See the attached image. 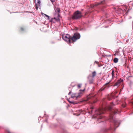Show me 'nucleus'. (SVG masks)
Returning <instances> with one entry per match:
<instances>
[{"label": "nucleus", "mask_w": 133, "mask_h": 133, "mask_svg": "<svg viewBox=\"0 0 133 133\" xmlns=\"http://www.w3.org/2000/svg\"><path fill=\"white\" fill-rule=\"evenodd\" d=\"M80 37V35L79 33H75L73 36L71 38V42L74 43L77 39H79Z\"/></svg>", "instance_id": "7ed1b4c3"}, {"label": "nucleus", "mask_w": 133, "mask_h": 133, "mask_svg": "<svg viewBox=\"0 0 133 133\" xmlns=\"http://www.w3.org/2000/svg\"><path fill=\"white\" fill-rule=\"evenodd\" d=\"M62 38L65 41L69 42V43L71 42V38L69 35H63Z\"/></svg>", "instance_id": "20e7f679"}, {"label": "nucleus", "mask_w": 133, "mask_h": 133, "mask_svg": "<svg viewBox=\"0 0 133 133\" xmlns=\"http://www.w3.org/2000/svg\"><path fill=\"white\" fill-rule=\"evenodd\" d=\"M50 0L51 1V2H52V3L53 2L55 1V0Z\"/></svg>", "instance_id": "b1692460"}, {"label": "nucleus", "mask_w": 133, "mask_h": 133, "mask_svg": "<svg viewBox=\"0 0 133 133\" xmlns=\"http://www.w3.org/2000/svg\"><path fill=\"white\" fill-rule=\"evenodd\" d=\"M122 106L123 108H124L126 106V104H125V103H124L122 105Z\"/></svg>", "instance_id": "aec40b11"}, {"label": "nucleus", "mask_w": 133, "mask_h": 133, "mask_svg": "<svg viewBox=\"0 0 133 133\" xmlns=\"http://www.w3.org/2000/svg\"><path fill=\"white\" fill-rule=\"evenodd\" d=\"M132 104H133V102H132Z\"/></svg>", "instance_id": "c85d7f7f"}, {"label": "nucleus", "mask_w": 133, "mask_h": 133, "mask_svg": "<svg viewBox=\"0 0 133 133\" xmlns=\"http://www.w3.org/2000/svg\"><path fill=\"white\" fill-rule=\"evenodd\" d=\"M112 95H109L108 96V99L109 100H111L112 98Z\"/></svg>", "instance_id": "ddd939ff"}, {"label": "nucleus", "mask_w": 133, "mask_h": 133, "mask_svg": "<svg viewBox=\"0 0 133 133\" xmlns=\"http://www.w3.org/2000/svg\"><path fill=\"white\" fill-rule=\"evenodd\" d=\"M108 83H107V84H108Z\"/></svg>", "instance_id": "2f4dec72"}, {"label": "nucleus", "mask_w": 133, "mask_h": 133, "mask_svg": "<svg viewBox=\"0 0 133 133\" xmlns=\"http://www.w3.org/2000/svg\"><path fill=\"white\" fill-rule=\"evenodd\" d=\"M71 93V91L68 94V95H69Z\"/></svg>", "instance_id": "a878e982"}, {"label": "nucleus", "mask_w": 133, "mask_h": 133, "mask_svg": "<svg viewBox=\"0 0 133 133\" xmlns=\"http://www.w3.org/2000/svg\"><path fill=\"white\" fill-rule=\"evenodd\" d=\"M42 15L43 16H46L47 17V19H49V16H48V15H46V14H44V13H42Z\"/></svg>", "instance_id": "dca6fc26"}, {"label": "nucleus", "mask_w": 133, "mask_h": 133, "mask_svg": "<svg viewBox=\"0 0 133 133\" xmlns=\"http://www.w3.org/2000/svg\"><path fill=\"white\" fill-rule=\"evenodd\" d=\"M55 19H56V18L55 17L54 18H52L50 21L52 23H55Z\"/></svg>", "instance_id": "f3484780"}, {"label": "nucleus", "mask_w": 133, "mask_h": 133, "mask_svg": "<svg viewBox=\"0 0 133 133\" xmlns=\"http://www.w3.org/2000/svg\"><path fill=\"white\" fill-rule=\"evenodd\" d=\"M114 71L113 70H112V72L111 73L112 76V78H113L115 77L114 75Z\"/></svg>", "instance_id": "2eb2a0df"}, {"label": "nucleus", "mask_w": 133, "mask_h": 133, "mask_svg": "<svg viewBox=\"0 0 133 133\" xmlns=\"http://www.w3.org/2000/svg\"><path fill=\"white\" fill-rule=\"evenodd\" d=\"M81 93H79L78 95L76 93L73 94L71 95V97L73 98L76 97V98L80 97L81 96Z\"/></svg>", "instance_id": "6e6552de"}, {"label": "nucleus", "mask_w": 133, "mask_h": 133, "mask_svg": "<svg viewBox=\"0 0 133 133\" xmlns=\"http://www.w3.org/2000/svg\"><path fill=\"white\" fill-rule=\"evenodd\" d=\"M122 80L120 79L114 85V86H119L120 85V83L122 81Z\"/></svg>", "instance_id": "1a4fd4ad"}, {"label": "nucleus", "mask_w": 133, "mask_h": 133, "mask_svg": "<svg viewBox=\"0 0 133 133\" xmlns=\"http://www.w3.org/2000/svg\"><path fill=\"white\" fill-rule=\"evenodd\" d=\"M55 21L57 22H59L60 21V19L59 18H56V19H55Z\"/></svg>", "instance_id": "6ab92c4d"}, {"label": "nucleus", "mask_w": 133, "mask_h": 133, "mask_svg": "<svg viewBox=\"0 0 133 133\" xmlns=\"http://www.w3.org/2000/svg\"><path fill=\"white\" fill-rule=\"evenodd\" d=\"M105 0H104L103 1H101L100 2L96 3L94 5L93 7L99 5H100L102 4H103L104 3V1Z\"/></svg>", "instance_id": "9d476101"}, {"label": "nucleus", "mask_w": 133, "mask_h": 133, "mask_svg": "<svg viewBox=\"0 0 133 133\" xmlns=\"http://www.w3.org/2000/svg\"><path fill=\"white\" fill-rule=\"evenodd\" d=\"M94 78L91 77V75H89L87 77L88 80L89 84H92L93 83V81L94 80Z\"/></svg>", "instance_id": "0eeeda50"}, {"label": "nucleus", "mask_w": 133, "mask_h": 133, "mask_svg": "<svg viewBox=\"0 0 133 133\" xmlns=\"http://www.w3.org/2000/svg\"><path fill=\"white\" fill-rule=\"evenodd\" d=\"M96 72L95 71H93L92 73V75H91V77L94 78L96 76Z\"/></svg>", "instance_id": "9b49d317"}, {"label": "nucleus", "mask_w": 133, "mask_h": 133, "mask_svg": "<svg viewBox=\"0 0 133 133\" xmlns=\"http://www.w3.org/2000/svg\"><path fill=\"white\" fill-rule=\"evenodd\" d=\"M82 16L81 12L79 11H77L74 13L72 18L73 19H79L81 18Z\"/></svg>", "instance_id": "f03ea898"}, {"label": "nucleus", "mask_w": 133, "mask_h": 133, "mask_svg": "<svg viewBox=\"0 0 133 133\" xmlns=\"http://www.w3.org/2000/svg\"><path fill=\"white\" fill-rule=\"evenodd\" d=\"M105 109L104 108H100L96 110L95 114L97 116L104 114Z\"/></svg>", "instance_id": "39448f33"}, {"label": "nucleus", "mask_w": 133, "mask_h": 133, "mask_svg": "<svg viewBox=\"0 0 133 133\" xmlns=\"http://www.w3.org/2000/svg\"><path fill=\"white\" fill-rule=\"evenodd\" d=\"M114 106H115V104H113L112 102H111L110 103V106H108L107 108L108 110H111L110 115V118L111 119H113V114H115L116 113H118L119 112L117 109H112V107Z\"/></svg>", "instance_id": "f257e3e1"}, {"label": "nucleus", "mask_w": 133, "mask_h": 133, "mask_svg": "<svg viewBox=\"0 0 133 133\" xmlns=\"http://www.w3.org/2000/svg\"><path fill=\"white\" fill-rule=\"evenodd\" d=\"M78 28L77 27H75L74 28V30H78Z\"/></svg>", "instance_id": "5701e85b"}, {"label": "nucleus", "mask_w": 133, "mask_h": 133, "mask_svg": "<svg viewBox=\"0 0 133 133\" xmlns=\"http://www.w3.org/2000/svg\"><path fill=\"white\" fill-rule=\"evenodd\" d=\"M68 101L70 103V102H71V101H70L69 100H68Z\"/></svg>", "instance_id": "bb28decb"}, {"label": "nucleus", "mask_w": 133, "mask_h": 133, "mask_svg": "<svg viewBox=\"0 0 133 133\" xmlns=\"http://www.w3.org/2000/svg\"><path fill=\"white\" fill-rule=\"evenodd\" d=\"M35 4L36 8L37 10H38L39 8L41 9V7L40 4L41 2L39 0H35Z\"/></svg>", "instance_id": "423d86ee"}, {"label": "nucleus", "mask_w": 133, "mask_h": 133, "mask_svg": "<svg viewBox=\"0 0 133 133\" xmlns=\"http://www.w3.org/2000/svg\"><path fill=\"white\" fill-rule=\"evenodd\" d=\"M81 84H79L78 85V88H81Z\"/></svg>", "instance_id": "4be33fe9"}, {"label": "nucleus", "mask_w": 133, "mask_h": 133, "mask_svg": "<svg viewBox=\"0 0 133 133\" xmlns=\"http://www.w3.org/2000/svg\"><path fill=\"white\" fill-rule=\"evenodd\" d=\"M58 16H59V14H58Z\"/></svg>", "instance_id": "7c9ffc66"}, {"label": "nucleus", "mask_w": 133, "mask_h": 133, "mask_svg": "<svg viewBox=\"0 0 133 133\" xmlns=\"http://www.w3.org/2000/svg\"><path fill=\"white\" fill-rule=\"evenodd\" d=\"M105 87L99 89V91L101 92L103 90L105 89Z\"/></svg>", "instance_id": "a211bd4d"}, {"label": "nucleus", "mask_w": 133, "mask_h": 133, "mask_svg": "<svg viewBox=\"0 0 133 133\" xmlns=\"http://www.w3.org/2000/svg\"><path fill=\"white\" fill-rule=\"evenodd\" d=\"M118 61V59L117 58H115L114 59V63H117Z\"/></svg>", "instance_id": "4468645a"}, {"label": "nucleus", "mask_w": 133, "mask_h": 133, "mask_svg": "<svg viewBox=\"0 0 133 133\" xmlns=\"http://www.w3.org/2000/svg\"><path fill=\"white\" fill-rule=\"evenodd\" d=\"M99 118H100V119H101V118H102V117H101V116H100V117Z\"/></svg>", "instance_id": "cd10ccee"}, {"label": "nucleus", "mask_w": 133, "mask_h": 133, "mask_svg": "<svg viewBox=\"0 0 133 133\" xmlns=\"http://www.w3.org/2000/svg\"><path fill=\"white\" fill-rule=\"evenodd\" d=\"M93 96H91V95H90L88 96H87V98L85 100V101H89L90 99L91 98V97H92Z\"/></svg>", "instance_id": "f8f14e48"}, {"label": "nucleus", "mask_w": 133, "mask_h": 133, "mask_svg": "<svg viewBox=\"0 0 133 133\" xmlns=\"http://www.w3.org/2000/svg\"><path fill=\"white\" fill-rule=\"evenodd\" d=\"M21 29L22 30H23V29H22V28H21Z\"/></svg>", "instance_id": "c756f323"}, {"label": "nucleus", "mask_w": 133, "mask_h": 133, "mask_svg": "<svg viewBox=\"0 0 133 133\" xmlns=\"http://www.w3.org/2000/svg\"><path fill=\"white\" fill-rule=\"evenodd\" d=\"M57 11L58 13H59L60 12V10L59 9H58Z\"/></svg>", "instance_id": "393cba45"}, {"label": "nucleus", "mask_w": 133, "mask_h": 133, "mask_svg": "<svg viewBox=\"0 0 133 133\" xmlns=\"http://www.w3.org/2000/svg\"><path fill=\"white\" fill-rule=\"evenodd\" d=\"M70 103L71 104H72L74 105L77 104V103L75 102L74 101H71V102H70Z\"/></svg>", "instance_id": "412c9836"}]
</instances>
